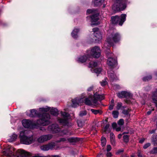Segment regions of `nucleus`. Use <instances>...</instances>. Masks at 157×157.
<instances>
[{
	"label": "nucleus",
	"mask_w": 157,
	"mask_h": 157,
	"mask_svg": "<svg viewBox=\"0 0 157 157\" xmlns=\"http://www.w3.org/2000/svg\"><path fill=\"white\" fill-rule=\"evenodd\" d=\"M30 112V113L29 114H27V115L29 117H33L39 116L41 118L40 119L36 121V123L38 124L46 126L49 124V119L50 117L49 114L43 113L40 116V115L37 113L36 110L35 109H31Z\"/></svg>",
	"instance_id": "nucleus-1"
},
{
	"label": "nucleus",
	"mask_w": 157,
	"mask_h": 157,
	"mask_svg": "<svg viewBox=\"0 0 157 157\" xmlns=\"http://www.w3.org/2000/svg\"><path fill=\"white\" fill-rule=\"evenodd\" d=\"M120 38L121 36L119 33L115 32H111L110 34L108 35L107 38L108 45L109 47L112 46L113 44V41L117 42L120 40Z\"/></svg>",
	"instance_id": "nucleus-2"
},
{
	"label": "nucleus",
	"mask_w": 157,
	"mask_h": 157,
	"mask_svg": "<svg viewBox=\"0 0 157 157\" xmlns=\"http://www.w3.org/2000/svg\"><path fill=\"white\" fill-rule=\"evenodd\" d=\"M20 142L21 144L28 145L33 143L35 140L33 136H27L25 135L24 132H21L20 134Z\"/></svg>",
	"instance_id": "nucleus-3"
},
{
	"label": "nucleus",
	"mask_w": 157,
	"mask_h": 157,
	"mask_svg": "<svg viewBox=\"0 0 157 157\" xmlns=\"http://www.w3.org/2000/svg\"><path fill=\"white\" fill-rule=\"evenodd\" d=\"M116 3H115L112 7L113 10L117 11L119 10H123L126 7L125 2L122 0H115Z\"/></svg>",
	"instance_id": "nucleus-4"
},
{
	"label": "nucleus",
	"mask_w": 157,
	"mask_h": 157,
	"mask_svg": "<svg viewBox=\"0 0 157 157\" xmlns=\"http://www.w3.org/2000/svg\"><path fill=\"white\" fill-rule=\"evenodd\" d=\"M14 150V149L13 147L9 145L6 148V150L3 152V154L4 155L6 156V157H11L14 155L13 152Z\"/></svg>",
	"instance_id": "nucleus-5"
},
{
	"label": "nucleus",
	"mask_w": 157,
	"mask_h": 157,
	"mask_svg": "<svg viewBox=\"0 0 157 157\" xmlns=\"http://www.w3.org/2000/svg\"><path fill=\"white\" fill-rule=\"evenodd\" d=\"M90 54L93 57L98 58L100 55V50L99 47L95 46L92 49Z\"/></svg>",
	"instance_id": "nucleus-6"
},
{
	"label": "nucleus",
	"mask_w": 157,
	"mask_h": 157,
	"mask_svg": "<svg viewBox=\"0 0 157 157\" xmlns=\"http://www.w3.org/2000/svg\"><path fill=\"white\" fill-rule=\"evenodd\" d=\"M63 118L58 119L59 122L63 124L66 125L68 123L67 119L69 114L66 112H61V113Z\"/></svg>",
	"instance_id": "nucleus-7"
},
{
	"label": "nucleus",
	"mask_w": 157,
	"mask_h": 157,
	"mask_svg": "<svg viewBox=\"0 0 157 157\" xmlns=\"http://www.w3.org/2000/svg\"><path fill=\"white\" fill-rule=\"evenodd\" d=\"M52 137V136L51 134L43 135L38 138L37 140L39 143H42L50 140Z\"/></svg>",
	"instance_id": "nucleus-8"
},
{
	"label": "nucleus",
	"mask_w": 157,
	"mask_h": 157,
	"mask_svg": "<svg viewBox=\"0 0 157 157\" xmlns=\"http://www.w3.org/2000/svg\"><path fill=\"white\" fill-rule=\"evenodd\" d=\"M56 146L55 143L52 142L48 144L43 145L40 147L41 149L44 151H48L50 149L52 150Z\"/></svg>",
	"instance_id": "nucleus-9"
},
{
	"label": "nucleus",
	"mask_w": 157,
	"mask_h": 157,
	"mask_svg": "<svg viewBox=\"0 0 157 157\" xmlns=\"http://www.w3.org/2000/svg\"><path fill=\"white\" fill-rule=\"evenodd\" d=\"M93 31L94 32V36L96 38L95 39V40L99 41L102 39L101 35L98 28L93 29Z\"/></svg>",
	"instance_id": "nucleus-10"
},
{
	"label": "nucleus",
	"mask_w": 157,
	"mask_h": 157,
	"mask_svg": "<svg viewBox=\"0 0 157 157\" xmlns=\"http://www.w3.org/2000/svg\"><path fill=\"white\" fill-rule=\"evenodd\" d=\"M48 129L53 132L56 133L60 131V128L56 124H52L48 126Z\"/></svg>",
	"instance_id": "nucleus-11"
},
{
	"label": "nucleus",
	"mask_w": 157,
	"mask_h": 157,
	"mask_svg": "<svg viewBox=\"0 0 157 157\" xmlns=\"http://www.w3.org/2000/svg\"><path fill=\"white\" fill-rule=\"evenodd\" d=\"M23 126L25 128H29L32 126L33 123L29 120L24 119L22 121Z\"/></svg>",
	"instance_id": "nucleus-12"
},
{
	"label": "nucleus",
	"mask_w": 157,
	"mask_h": 157,
	"mask_svg": "<svg viewBox=\"0 0 157 157\" xmlns=\"http://www.w3.org/2000/svg\"><path fill=\"white\" fill-rule=\"evenodd\" d=\"M94 99L93 101V103L94 104L98 105L97 103V100H102L104 98V96L103 95H99L97 93L95 94H94Z\"/></svg>",
	"instance_id": "nucleus-13"
},
{
	"label": "nucleus",
	"mask_w": 157,
	"mask_h": 157,
	"mask_svg": "<svg viewBox=\"0 0 157 157\" xmlns=\"http://www.w3.org/2000/svg\"><path fill=\"white\" fill-rule=\"evenodd\" d=\"M82 99L76 98L72 100V104L71 106L73 107H75L78 106L81 103Z\"/></svg>",
	"instance_id": "nucleus-14"
},
{
	"label": "nucleus",
	"mask_w": 157,
	"mask_h": 157,
	"mask_svg": "<svg viewBox=\"0 0 157 157\" xmlns=\"http://www.w3.org/2000/svg\"><path fill=\"white\" fill-rule=\"evenodd\" d=\"M126 15L125 14H122L120 16H118L119 22L118 24L121 26L123 25V23L126 20Z\"/></svg>",
	"instance_id": "nucleus-15"
},
{
	"label": "nucleus",
	"mask_w": 157,
	"mask_h": 157,
	"mask_svg": "<svg viewBox=\"0 0 157 157\" xmlns=\"http://www.w3.org/2000/svg\"><path fill=\"white\" fill-rule=\"evenodd\" d=\"M116 59H113L110 57L108 58L107 64L109 65L113 66L116 64Z\"/></svg>",
	"instance_id": "nucleus-16"
},
{
	"label": "nucleus",
	"mask_w": 157,
	"mask_h": 157,
	"mask_svg": "<svg viewBox=\"0 0 157 157\" xmlns=\"http://www.w3.org/2000/svg\"><path fill=\"white\" fill-rule=\"evenodd\" d=\"M152 99L154 102L155 104V106L157 107V89L153 93Z\"/></svg>",
	"instance_id": "nucleus-17"
},
{
	"label": "nucleus",
	"mask_w": 157,
	"mask_h": 157,
	"mask_svg": "<svg viewBox=\"0 0 157 157\" xmlns=\"http://www.w3.org/2000/svg\"><path fill=\"white\" fill-rule=\"evenodd\" d=\"M118 16H112L111 17V22L112 24L115 25L118 24L119 22Z\"/></svg>",
	"instance_id": "nucleus-18"
},
{
	"label": "nucleus",
	"mask_w": 157,
	"mask_h": 157,
	"mask_svg": "<svg viewBox=\"0 0 157 157\" xmlns=\"http://www.w3.org/2000/svg\"><path fill=\"white\" fill-rule=\"evenodd\" d=\"M29 154L28 152L25 151L23 150H21L20 154L17 157H28Z\"/></svg>",
	"instance_id": "nucleus-19"
},
{
	"label": "nucleus",
	"mask_w": 157,
	"mask_h": 157,
	"mask_svg": "<svg viewBox=\"0 0 157 157\" xmlns=\"http://www.w3.org/2000/svg\"><path fill=\"white\" fill-rule=\"evenodd\" d=\"M108 76L110 77L111 80H113L114 79H116L117 78V77L113 71H108Z\"/></svg>",
	"instance_id": "nucleus-20"
},
{
	"label": "nucleus",
	"mask_w": 157,
	"mask_h": 157,
	"mask_svg": "<svg viewBox=\"0 0 157 157\" xmlns=\"http://www.w3.org/2000/svg\"><path fill=\"white\" fill-rule=\"evenodd\" d=\"M99 14L98 13H96V14H94L91 17V22H95L98 21L99 19Z\"/></svg>",
	"instance_id": "nucleus-21"
},
{
	"label": "nucleus",
	"mask_w": 157,
	"mask_h": 157,
	"mask_svg": "<svg viewBox=\"0 0 157 157\" xmlns=\"http://www.w3.org/2000/svg\"><path fill=\"white\" fill-rule=\"evenodd\" d=\"M50 109V108L48 106H46L45 108H41L39 109V110L40 112V113L48 111Z\"/></svg>",
	"instance_id": "nucleus-22"
},
{
	"label": "nucleus",
	"mask_w": 157,
	"mask_h": 157,
	"mask_svg": "<svg viewBox=\"0 0 157 157\" xmlns=\"http://www.w3.org/2000/svg\"><path fill=\"white\" fill-rule=\"evenodd\" d=\"M17 135L15 134H13L11 136H10L8 141L10 142H12L15 141L17 138Z\"/></svg>",
	"instance_id": "nucleus-23"
},
{
	"label": "nucleus",
	"mask_w": 157,
	"mask_h": 157,
	"mask_svg": "<svg viewBox=\"0 0 157 157\" xmlns=\"http://www.w3.org/2000/svg\"><path fill=\"white\" fill-rule=\"evenodd\" d=\"M79 30L78 29H75L72 32V36L74 38H76L77 37V33L79 32Z\"/></svg>",
	"instance_id": "nucleus-24"
},
{
	"label": "nucleus",
	"mask_w": 157,
	"mask_h": 157,
	"mask_svg": "<svg viewBox=\"0 0 157 157\" xmlns=\"http://www.w3.org/2000/svg\"><path fill=\"white\" fill-rule=\"evenodd\" d=\"M104 1V0H94V4L96 6H100Z\"/></svg>",
	"instance_id": "nucleus-25"
},
{
	"label": "nucleus",
	"mask_w": 157,
	"mask_h": 157,
	"mask_svg": "<svg viewBox=\"0 0 157 157\" xmlns=\"http://www.w3.org/2000/svg\"><path fill=\"white\" fill-rule=\"evenodd\" d=\"M91 111L95 115H96L98 114L101 115L102 113V112L100 110H96L92 109H91Z\"/></svg>",
	"instance_id": "nucleus-26"
},
{
	"label": "nucleus",
	"mask_w": 157,
	"mask_h": 157,
	"mask_svg": "<svg viewBox=\"0 0 157 157\" xmlns=\"http://www.w3.org/2000/svg\"><path fill=\"white\" fill-rule=\"evenodd\" d=\"M50 112L52 114L56 116L58 113V111L57 109L55 108H52L50 110Z\"/></svg>",
	"instance_id": "nucleus-27"
},
{
	"label": "nucleus",
	"mask_w": 157,
	"mask_h": 157,
	"mask_svg": "<svg viewBox=\"0 0 157 157\" xmlns=\"http://www.w3.org/2000/svg\"><path fill=\"white\" fill-rule=\"evenodd\" d=\"M87 60V57L86 56L80 57L78 59L79 61L81 63L85 62Z\"/></svg>",
	"instance_id": "nucleus-28"
},
{
	"label": "nucleus",
	"mask_w": 157,
	"mask_h": 157,
	"mask_svg": "<svg viewBox=\"0 0 157 157\" xmlns=\"http://www.w3.org/2000/svg\"><path fill=\"white\" fill-rule=\"evenodd\" d=\"M154 145L157 144V135H153L151 139Z\"/></svg>",
	"instance_id": "nucleus-29"
},
{
	"label": "nucleus",
	"mask_w": 157,
	"mask_h": 157,
	"mask_svg": "<svg viewBox=\"0 0 157 157\" xmlns=\"http://www.w3.org/2000/svg\"><path fill=\"white\" fill-rule=\"evenodd\" d=\"M122 104L121 102H118L117 104L116 108L117 109L119 110L120 109H124L125 108L124 106H122Z\"/></svg>",
	"instance_id": "nucleus-30"
},
{
	"label": "nucleus",
	"mask_w": 157,
	"mask_h": 157,
	"mask_svg": "<svg viewBox=\"0 0 157 157\" xmlns=\"http://www.w3.org/2000/svg\"><path fill=\"white\" fill-rule=\"evenodd\" d=\"M124 98H129L132 97V94L129 92L124 91Z\"/></svg>",
	"instance_id": "nucleus-31"
},
{
	"label": "nucleus",
	"mask_w": 157,
	"mask_h": 157,
	"mask_svg": "<svg viewBox=\"0 0 157 157\" xmlns=\"http://www.w3.org/2000/svg\"><path fill=\"white\" fill-rule=\"evenodd\" d=\"M98 64L96 62L91 61L89 63L90 67L92 68L95 67L97 66Z\"/></svg>",
	"instance_id": "nucleus-32"
},
{
	"label": "nucleus",
	"mask_w": 157,
	"mask_h": 157,
	"mask_svg": "<svg viewBox=\"0 0 157 157\" xmlns=\"http://www.w3.org/2000/svg\"><path fill=\"white\" fill-rule=\"evenodd\" d=\"M85 103L86 104L90 105H93L92 102L88 98H86L85 100Z\"/></svg>",
	"instance_id": "nucleus-33"
},
{
	"label": "nucleus",
	"mask_w": 157,
	"mask_h": 157,
	"mask_svg": "<svg viewBox=\"0 0 157 157\" xmlns=\"http://www.w3.org/2000/svg\"><path fill=\"white\" fill-rule=\"evenodd\" d=\"M112 115L114 118H117L118 117L119 112L117 111H113L112 112Z\"/></svg>",
	"instance_id": "nucleus-34"
},
{
	"label": "nucleus",
	"mask_w": 157,
	"mask_h": 157,
	"mask_svg": "<svg viewBox=\"0 0 157 157\" xmlns=\"http://www.w3.org/2000/svg\"><path fill=\"white\" fill-rule=\"evenodd\" d=\"M152 78V76L151 75L147 76L143 78V80L144 81H148Z\"/></svg>",
	"instance_id": "nucleus-35"
},
{
	"label": "nucleus",
	"mask_w": 157,
	"mask_h": 157,
	"mask_svg": "<svg viewBox=\"0 0 157 157\" xmlns=\"http://www.w3.org/2000/svg\"><path fill=\"white\" fill-rule=\"evenodd\" d=\"M101 144L103 147L105 146L106 144V140L105 138H102L101 140Z\"/></svg>",
	"instance_id": "nucleus-36"
},
{
	"label": "nucleus",
	"mask_w": 157,
	"mask_h": 157,
	"mask_svg": "<svg viewBox=\"0 0 157 157\" xmlns=\"http://www.w3.org/2000/svg\"><path fill=\"white\" fill-rule=\"evenodd\" d=\"M76 141V139L73 137H71L67 139V141L70 143L74 142Z\"/></svg>",
	"instance_id": "nucleus-37"
},
{
	"label": "nucleus",
	"mask_w": 157,
	"mask_h": 157,
	"mask_svg": "<svg viewBox=\"0 0 157 157\" xmlns=\"http://www.w3.org/2000/svg\"><path fill=\"white\" fill-rule=\"evenodd\" d=\"M124 91L117 93V96L119 98H124Z\"/></svg>",
	"instance_id": "nucleus-38"
},
{
	"label": "nucleus",
	"mask_w": 157,
	"mask_h": 157,
	"mask_svg": "<svg viewBox=\"0 0 157 157\" xmlns=\"http://www.w3.org/2000/svg\"><path fill=\"white\" fill-rule=\"evenodd\" d=\"M101 71V68H96L94 70L95 73L97 74L100 73Z\"/></svg>",
	"instance_id": "nucleus-39"
},
{
	"label": "nucleus",
	"mask_w": 157,
	"mask_h": 157,
	"mask_svg": "<svg viewBox=\"0 0 157 157\" xmlns=\"http://www.w3.org/2000/svg\"><path fill=\"white\" fill-rule=\"evenodd\" d=\"M124 141V142L127 143L128 141V136L127 135H124L123 136Z\"/></svg>",
	"instance_id": "nucleus-40"
},
{
	"label": "nucleus",
	"mask_w": 157,
	"mask_h": 157,
	"mask_svg": "<svg viewBox=\"0 0 157 157\" xmlns=\"http://www.w3.org/2000/svg\"><path fill=\"white\" fill-rule=\"evenodd\" d=\"M117 124L119 125L120 126L123 125L124 124V120L123 119H120L118 121Z\"/></svg>",
	"instance_id": "nucleus-41"
},
{
	"label": "nucleus",
	"mask_w": 157,
	"mask_h": 157,
	"mask_svg": "<svg viewBox=\"0 0 157 157\" xmlns=\"http://www.w3.org/2000/svg\"><path fill=\"white\" fill-rule=\"evenodd\" d=\"M86 114V112L85 110L81 111L80 112L79 115L81 117H82Z\"/></svg>",
	"instance_id": "nucleus-42"
},
{
	"label": "nucleus",
	"mask_w": 157,
	"mask_h": 157,
	"mask_svg": "<svg viewBox=\"0 0 157 157\" xmlns=\"http://www.w3.org/2000/svg\"><path fill=\"white\" fill-rule=\"evenodd\" d=\"M130 111V110L129 109H128V110L124 109L122 111V113L124 115H127L128 114Z\"/></svg>",
	"instance_id": "nucleus-43"
},
{
	"label": "nucleus",
	"mask_w": 157,
	"mask_h": 157,
	"mask_svg": "<svg viewBox=\"0 0 157 157\" xmlns=\"http://www.w3.org/2000/svg\"><path fill=\"white\" fill-rule=\"evenodd\" d=\"M77 123L79 127H81L83 126V124L82 121L80 120H78L77 121Z\"/></svg>",
	"instance_id": "nucleus-44"
},
{
	"label": "nucleus",
	"mask_w": 157,
	"mask_h": 157,
	"mask_svg": "<svg viewBox=\"0 0 157 157\" xmlns=\"http://www.w3.org/2000/svg\"><path fill=\"white\" fill-rule=\"evenodd\" d=\"M65 141H67V139H66L65 138H62L60 139L59 140H58L57 141V142H65Z\"/></svg>",
	"instance_id": "nucleus-45"
},
{
	"label": "nucleus",
	"mask_w": 157,
	"mask_h": 157,
	"mask_svg": "<svg viewBox=\"0 0 157 157\" xmlns=\"http://www.w3.org/2000/svg\"><path fill=\"white\" fill-rule=\"evenodd\" d=\"M68 131L67 130H64L61 132V135H62L68 134Z\"/></svg>",
	"instance_id": "nucleus-46"
},
{
	"label": "nucleus",
	"mask_w": 157,
	"mask_h": 157,
	"mask_svg": "<svg viewBox=\"0 0 157 157\" xmlns=\"http://www.w3.org/2000/svg\"><path fill=\"white\" fill-rule=\"evenodd\" d=\"M123 151H124L123 149H121L118 150L116 152V154L117 155H119L120 154H121V153L123 152Z\"/></svg>",
	"instance_id": "nucleus-47"
},
{
	"label": "nucleus",
	"mask_w": 157,
	"mask_h": 157,
	"mask_svg": "<svg viewBox=\"0 0 157 157\" xmlns=\"http://www.w3.org/2000/svg\"><path fill=\"white\" fill-rule=\"evenodd\" d=\"M110 141L111 144L113 146H115L116 145V142L115 140V139H110Z\"/></svg>",
	"instance_id": "nucleus-48"
},
{
	"label": "nucleus",
	"mask_w": 157,
	"mask_h": 157,
	"mask_svg": "<svg viewBox=\"0 0 157 157\" xmlns=\"http://www.w3.org/2000/svg\"><path fill=\"white\" fill-rule=\"evenodd\" d=\"M151 145V144L150 143H147L145 144L143 146V148L144 149H146L148 147H149Z\"/></svg>",
	"instance_id": "nucleus-49"
},
{
	"label": "nucleus",
	"mask_w": 157,
	"mask_h": 157,
	"mask_svg": "<svg viewBox=\"0 0 157 157\" xmlns=\"http://www.w3.org/2000/svg\"><path fill=\"white\" fill-rule=\"evenodd\" d=\"M152 154L157 153V147H154L151 151Z\"/></svg>",
	"instance_id": "nucleus-50"
},
{
	"label": "nucleus",
	"mask_w": 157,
	"mask_h": 157,
	"mask_svg": "<svg viewBox=\"0 0 157 157\" xmlns=\"http://www.w3.org/2000/svg\"><path fill=\"white\" fill-rule=\"evenodd\" d=\"M101 86H104L107 84V82L106 81H102L101 82Z\"/></svg>",
	"instance_id": "nucleus-51"
},
{
	"label": "nucleus",
	"mask_w": 157,
	"mask_h": 157,
	"mask_svg": "<svg viewBox=\"0 0 157 157\" xmlns=\"http://www.w3.org/2000/svg\"><path fill=\"white\" fill-rule=\"evenodd\" d=\"M86 12L87 13L90 14V13H94V10H93L88 9L87 10Z\"/></svg>",
	"instance_id": "nucleus-52"
},
{
	"label": "nucleus",
	"mask_w": 157,
	"mask_h": 157,
	"mask_svg": "<svg viewBox=\"0 0 157 157\" xmlns=\"http://www.w3.org/2000/svg\"><path fill=\"white\" fill-rule=\"evenodd\" d=\"M137 156L138 157H141L142 156V155L141 153V152L140 150H138L137 152Z\"/></svg>",
	"instance_id": "nucleus-53"
},
{
	"label": "nucleus",
	"mask_w": 157,
	"mask_h": 157,
	"mask_svg": "<svg viewBox=\"0 0 157 157\" xmlns=\"http://www.w3.org/2000/svg\"><path fill=\"white\" fill-rule=\"evenodd\" d=\"M110 139H115V136L113 133H110Z\"/></svg>",
	"instance_id": "nucleus-54"
},
{
	"label": "nucleus",
	"mask_w": 157,
	"mask_h": 157,
	"mask_svg": "<svg viewBox=\"0 0 157 157\" xmlns=\"http://www.w3.org/2000/svg\"><path fill=\"white\" fill-rule=\"evenodd\" d=\"M114 105L113 104L111 105H109V109L110 110H112L113 109V107H114Z\"/></svg>",
	"instance_id": "nucleus-55"
},
{
	"label": "nucleus",
	"mask_w": 157,
	"mask_h": 157,
	"mask_svg": "<svg viewBox=\"0 0 157 157\" xmlns=\"http://www.w3.org/2000/svg\"><path fill=\"white\" fill-rule=\"evenodd\" d=\"M111 150V146L110 145L107 146V151H109Z\"/></svg>",
	"instance_id": "nucleus-56"
},
{
	"label": "nucleus",
	"mask_w": 157,
	"mask_h": 157,
	"mask_svg": "<svg viewBox=\"0 0 157 157\" xmlns=\"http://www.w3.org/2000/svg\"><path fill=\"white\" fill-rule=\"evenodd\" d=\"M109 124H106L105 128V131L107 130L109 128Z\"/></svg>",
	"instance_id": "nucleus-57"
},
{
	"label": "nucleus",
	"mask_w": 157,
	"mask_h": 157,
	"mask_svg": "<svg viewBox=\"0 0 157 157\" xmlns=\"http://www.w3.org/2000/svg\"><path fill=\"white\" fill-rule=\"evenodd\" d=\"M106 156L107 157H110L112 156L111 153L110 152H108L106 154Z\"/></svg>",
	"instance_id": "nucleus-58"
},
{
	"label": "nucleus",
	"mask_w": 157,
	"mask_h": 157,
	"mask_svg": "<svg viewBox=\"0 0 157 157\" xmlns=\"http://www.w3.org/2000/svg\"><path fill=\"white\" fill-rule=\"evenodd\" d=\"M117 124L115 123H113L112 124V126L113 128H115L117 126Z\"/></svg>",
	"instance_id": "nucleus-59"
},
{
	"label": "nucleus",
	"mask_w": 157,
	"mask_h": 157,
	"mask_svg": "<svg viewBox=\"0 0 157 157\" xmlns=\"http://www.w3.org/2000/svg\"><path fill=\"white\" fill-rule=\"evenodd\" d=\"M93 88V86H92L88 89V91H91V90H92Z\"/></svg>",
	"instance_id": "nucleus-60"
},
{
	"label": "nucleus",
	"mask_w": 157,
	"mask_h": 157,
	"mask_svg": "<svg viewBox=\"0 0 157 157\" xmlns=\"http://www.w3.org/2000/svg\"><path fill=\"white\" fill-rule=\"evenodd\" d=\"M145 140V139L144 138L140 140V143H142Z\"/></svg>",
	"instance_id": "nucleus-61"
},
{
	"label": "nucleus",
	"mask_w": 157,
	"mask_h": 157,
	"mask_svg": "<svg viewBox=\"0 0 157 157\" xmlns=\"http://www.w3.org/2000/svg\"><path fill=\"white\" fill-rule=\"evenodd\" d=\"M155 130H152L151 131H149V132L150 134H152L155 132Z\"/></svg>",
	"instance_id": "nucleus-62"
},
{
	"label": "nucleus",
	"mask_w": 157,
	"mask_h": 157,
	"mask_svg": "<svg viewBox=\"0 0 157 157\" xmlns=\"http://www.w3.org/2000/svg\"><path fill=\"white\" fill-rule=\"evenodd\" d=\"M51 157H60L58 155H54L51 156Z\"/></svg>",
	"instance_id": "nucleus-63"
},
{
	"label": "nucleus",
	"mask_w": 157,
	"mask_h": 157,
	"mask_svg": "<svg viewBox=\"0 0 157 157\" xmlns=\"http://www.w3.org/2000/svg\"><path fill=\"white\" fill-rule=\"evenodd\" d=\"M32 157H46L44 156H40L39 155H36L34 156H33Z\"/></svg>",
	"instance_id": "nucleus-64"
}]
</instances>
